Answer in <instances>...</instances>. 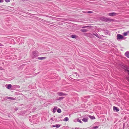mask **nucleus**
Segmentation results:
<instances>
[{"mask_svg": "<svg viewBox=\"0 0 129 129\" xmlns=\"http://www.w3.org/2000/svg\"><path fill=\"white\" fill-rule=\"evenodd\" d=\"M120 66L122 69L124 70L125 72H129V67L127 65L122 64H121Z\"/></svg>", "mask_w": 129, "mask_h": 129, "instance_id": "obj_1", "label": "nucleus"}, {"mask_svg": "<svg viewBox=\"0 0 129 129\" xmlns=\"http://www.w3.org/2000/svg\"><path fill=\"white\" fill-rule=\"evenodd\" d=\"M32 57L33 58H35L39 55V54L38 52L36 51H34L32 52Z\"/></svg>", "mask_w": 129, "mask_h": 129, "instance_id": "obj_2", "label": "nucleus"}, {"mask_svg": "<svg viewBox=\"0 0 129 129\" xmlns=\"http://www.w3.org/2000/svg\"><path fill=\"white\" fill-rule=\"evenodd\" d=\"M124 38V37L122 35L118 34L117 35V40L123 39Z\"/></svg>", "mask_w": 129, "mask_h": 129, "instance_id": "obj_3", "label": "nucleus"}, {"mask_svg": "<svg viewBox=\"0 0 129 129\" xmlns=\"http://www.w3.org/2000/svg\"><path fill=\"white\" fill-rule=\"evenodd\" d=\"M117 13L115 12H111L109 13L108 15L110 16H114L117 15Z\"/></svg>", "mask_w": 129, "mask_h": 129, "instance_id": "obj_4", "label": "nucleus"}, {"mask_svg": "<svg viewBox=\"0 0 129 129\" xmlns=\"http://www.w3.org/2000/svg\"><path fill=\"white\" fill-rule=\"evenodd\" d=\"M105 22H113L114 21V20L112 19H110L109 18H106L105 19Z\"/></svg>", "mask_w": 129, "mask_h": 129, "instance_id": "obj_5", "label": "nucleus"}, {"mask_svg": "<svg viewBox=\"0 0 129 129\" xmlns=\"http://www.w3.org/2000/svg\"><path fill=\"white\" fill-rule=\"evenodd\" d=\"M57 94L60 96H63L65 95H67V94H65L61 92H58L57 93Z\"/></svg>", "mask_w": 129, "mask_h": 129, "instance_id": "obj_6", "label": "nucleus"}, {"mask_svg": "<svg viewBox=\"0 0 129 129\" xmlns=\"http://www.w3.org/2000/svg\"><path fill=\"white\" fill-rule=\"evenodd\" d=\"M113 109L114 111L115 112H118L119 110V108L115 106H113Z\"/></svg>", "mask_w": 129, "mask_h": 129, "instance_id": "obj_7", "label": "nucleus"}, {"mask_svg": "<svg viewBox=\"0 0 129 129\" xmlns=\"http://www.w3.org/2000/svg\"><path fill=\"white\" fill-rule=\"evenodd\" d=\"M6 87L8 89H10L12 87V85L11 84H6L5 85Z\"/></svg>", "mask_w": 129, "mask_h": 129, "instance_id": "obj_8", "label": "nucleus"}, {"mask_svg": "<svg viewBox=\"0 0 129 129\" xmlns=\"http://www.w3.org/2000/svg\"><path fill=\"white\" fill-rule=\"evenodd\" d=\"M87 36L90 38H92L94 37L93 35V33L91 34V33H88L87 34Z\"/></svg>", "mask_w": 129, "mask_h": 129, "instance_id": "obj_9", "label": "nucleus"}, {"mask_svg": "<svg viewBox=\"0 0 129 129\" xmlns=\"http://www.w3.org/2000/svg\"><path fill=\"white\" fill-rule=\"evenodd\" d=\"M125 55L128 58H129V51H127L125 53Z\"/></svg>", "mask_w": 129, "mask_h": 129, "instance_id": "obj_10", "label": "nucleus"}, {"mask_svg": "<svg viewBox=\"0 0 129 129\" xmlns=\"http://www.w3.org/2000/svg\"><path fill=\"white\" fill-rule=\"evenodd\" d=\"M57 109V107L55 106L53 109L52 112L53 113H54L56 112V110Z\"/></svg>", "mask_w": 129, "mask_h": 129, "instance_id": "obj_11", "label": "nucleus"}, {"mask_svg": "<svg viewBox=\"0 0 129 129\" xmlns=\"http://www.w3.org/2000/svg\"><path fill=\"white\" fill-rule=\"evenodd\" d=\"M64 97L62 96L60 97L59 98H58L57 99H56V100H59V101H61L63 99Z\"/></svg>", "mask_w": 129, "mask_h": 129, "instance_id": "obj_12", "label": "nucleus"}, {"mask_svg": "<svg viewBox=\"0 0 129 129\" xmlns=\"http://www.w3.org/2000/svg\"><path fill=\"white\" fill-rule=\"evenodd\" d=\"M93 35L94 36H95L96 37L99 38V35L97 34L95 32L94 33H93Z\"/></svg>", "mask_w": 129, "mask_h": 129, "instance_id": "obj_13", "label": "nucleus"}, {"mask_svg": "<svg viewBox=\"0 0 129 129\" xmlns=\"http://www.w3.org/2000/svg\"><path fill=\"white\" fill-rule=\"evenodd\" d=\"M7 99H8L9 100H15L16 99L15 98H14L13 97H8L7 96Z\"/></svg>", "mask_w": 129, "mask_h": 129, "instance_id": "obj_14", "label": "nucleus"}, {"mask_svg": "<svg viewBox=\"0 0 129 129\" xmlns=\"http://www.w3.org/2000/svg\"><path fill=\"white\" fill-rule=\"evenodd\" d=\"M46 58V57H38V59L40 60H43V59H45Z\"/></svg>", "mask_w": 129, "mask_h": 129, "instance_id": "obj_15", "label": "nucleus"}, {"mask_svg": "<svg viewBox=\"0 0 129 129\" xmlns=\"http://www.w3.org/2000/svg\"><path fill=\"white\" fill-rule=\"evenodd\" d=\"M92 27V26H83V28H86L88 29H90Z\"/></svg>", "mask_w": 129, "mask_h": 129, "instance_id": "obj_16", "label": "nucleus"}, {"mask_svg": "<svg viewBox=\"0 0 129 129\" xmlns=\"http://www.w3.org/2000/svg\"><path fill=\"white\" fill-rule=\"evenodd\" d=\"M129 33V31H128L127 32H124L123 34V36H127V35Z\"/></svg>", "mask_w": 129, "mask_h": 129, "instance_id": "obj_17", "label": "nucleus"}, {"mask_svg": "<svg viewBox=\"0 0 129 129\" xmlns=\"http://www.w3.org/2000/svg\"><path fill=\"white\" fill-rule=\"evenodd\" d=\"M80 31L83 32H85L87 31L88 30L86 29H81Z\"/></svg>", "mask_w": 129, "mask_h": 129, "instance_id": "obj_18", "label": "nucleus"}, {"mask_svg": "<svg viewBox=\"0 0 129 129\" xmlns=\"http://www.w3.org/2000/svg\"><path fill=\"white\" fill-rule=\"evenodd\" d=\"M89 117L92 119H95V117L93 116H92L90 115H89L88 116Z\"/></svg>", "mask_w": 129, "mask_h": 129, "instance_id": "obj_19", "label": "nucleus"}, {"mask_svg": "<svg viewBox=\"0 0 129 129\" xmlns=\"http://www.w3.org/2000/svg\"><path fill=\"white\" fill-rule=\"evenodd\" d=\"M82 120L84 122H86L88 121V119L87 118H83L82 119Z\"/></svg>", "mask_w": 129, "mask_h": 129, "instance_id": "obj_20", "label": "nucleus"}, {"mask_svg": "<svg viewBox=\"0 0 129 129\" xmlns=\"http://www.w3.org/2000/svg\"><path fill=\"white\" fill-rule=\"evenodd\" d=\"M83 12L85 13H93V12L90 11H87L85 12Z\"/></svg>", "mask_w": 129, "mask_h": 129, "instance_id": "obj_21", "label": "nucleus"}, {"mask_svg": "<svg viewBox=\"0 0 129 129\" xmlns=\"http://www.w3.org/2000/svg\"><path fill=\"white\" fill-rule=\"evenodd\" d=\"M104 33L106 35H108L109 33V31L107 30H104Z\"/></svg>", "mask_w": 129, "mask_h": 129, "instance_id": "obj_22", "label": "nucleus"}, {"mask_svg": "<svg viewBox=\"0 0 129 129\" xmlns=\"http://www.w3.org/2000/svg\"><path fill=\"white\" fill-rule=\"evenodd\" d=\"M71 37L73 38H75L76 37V36L75 35H72L71 36Z\"/></svg>", "mask_w": 129, "mask_h": 129, "instance_id": "obj_23", "label": "nucleus"}, {"mask_svg": "<svg viewBox=\"0 0 129 129\" xmlns=\"http://www.w3.org/2000/svg\"><path fill=\"white\" fill-rule=\"evenodd\" d=\"M69 118L68 117H66L65 118L63 119V121H67L69 120Z\"/></svg>", "mask_w": 129, "mask_h": 129, "instance_id": "obj_24", "label": "nucleus"}, {"mask_svg": "<svg viewBox=\"0 0 129 129\" xmlns=\"http://www.w3.org/2000/svg\"><path fill=\"white\" fill-rule=\"evenodd\" d=\"M57 112L58 113H60L61 112V110L60 108H58L57 109Z\"/></svg>", "mask_w": 129, "mask_h": 129, "instance_id": "obj_25", "label": "nucleus"}, {"mask_svg": "<svg viewBox=\"0 0 129 129\" xmlns=\"http://www.w3.org/2000/svg\"><path fill=\"white\" fill-rule=\"evenodd\" d=\"M60 126V125L59 124H56L55 125V127H56L57 128H58Z\"/></svg>", "mask_w": 129, "mask_h": 129, "instance_id": "obj_26", "label": "nucleus"}, {"mask_svg": "<svg viewBox=\"0 0 129 129\" xmlns=\"http://www.w3.org/2000/svg\"><path fill=\"white\" fill-rule=\"evenodd\" d=\"M99 127V126H93V129H96L97 128Z\"/></svg>", "mask_w": 129, "mask_h": 129, "instance_id": "obj_27", "label": "nucleus"}, {"mask_svg": "<svg viewBox=\"0 0 129 129\" xmlns=\"http://www.w3.org/2000/svg\"><path fill=\"white\" fill-rule=\"evenodd\" d=\"M16 85H14L13 86H12V88H13L12 90H13L15 88H16Z\"/></svg>", "mask_w": 129, "mask_h": 129, "instance_id": "obj_28", "label": "nucleus"}, {"mask_svg": "<svg viewBox=\"0 0 129 129\" xmlns=\"http://www.w3.org/2000/svg\"><path fill=\"white\" fill-rule=\"evenodd\" d=\"M77 120L79 122L81 123H82V122L79 119H78Z\"/></svg>", "mask_w": 129, "mask_h": 129, "instance_id": "obj_29", "label": "nucleus"}, {"mask_svg": "<svg viewBox=\"0 0 129 129\" xmlns=\"http://www.w3.org/2000/svg\"><path fill=\"white\" fill-rule=\"evenodd\" d=\"M106 17H103L102 18V20L104 21H105V19H106Z\"/></svg>", "mask_w": 129, "mask_h": 129, "instance_id": "obj_30", "label": "nucleus"}, {"mask_svg": "<svg viewBox=\"0 0 129 129\" xmlns=\"http://www.w3.org/2000/svg\"><path fill=\"white\" fill-rule=\"evenodd\" d=\"M5 1L7 3L9 2L10 1V0H5Z\"/></svg>", "mask_w": 129, "mask_h": 129, "instance_id": "obj_31", "label": "nucleus"}, {"mask_svg": "<svg viewBox=\"0 0 129 129\" xmlns=\"http://www.w3.org/2000/svg\"><path fill=\"white\" fill-rule=\"evenodd\" d=\"M4 69L3 68L1 67H0V70H3Z\"/></svg>", "mask_w": 129, "mask_h": 129, "instance_id": "obj_32", "label": "nucleus"}, {"mask_svg": "<svg viewBox=\"0 0 129 129\" xmlns=\"http://www.w3.org/2000/svg\"><path fill=\"white\" fill-rule=\"evenodd\" d=\"M18 108L17 107H16L15 108V111H17L18 110Z\"/></svg>", "mask_w": 129, "mask_h": 129, "instance_id": "obj_33", "label": "nucleus"}, {"mask_svg": "<svg viewBox=\"0 0 129 129\" xmlns=\"http://www.w3.org/2000/svg\"><path fill=\"white\" fill-rule=\"evenodd\" d=\"M16 87V88H20V86L19 85H17Z\"/></svg>", "mask_w": 129, "mask_h": 129, "instance_id": "obj_34", "label": "nucleus"}, {"mask_svg": "<svg viewBox=\"0 0 129 129\" xmlns=\"http://www.w3.org/2000/svg\"><path fill=\"white\" fill-rule=\"evenodd\" d=\"M4 2L3 0H0V3L3 2Z\"/></svg>", "mask_w": 129, "mask_h": 129, "instance_id": "obj_35", "label": "nucleus"}, {"mask_svg": "<svg viewBox=\"0 0 129 129\" xmlns=\"http://www.w3.org/2000/svg\"><path fill=\"white\" fill-rule=\"evenodd\" d=\"M4 46L3 45V44H2L1 43H0V46Z\"/></svg>", "mask_w": 129, "mask_h": 129, "instance_id": "obj_36", "label": "nucleus"}, {"mask_svg": "<svg viewBox=\"0 0 129 129\" xmlns=\"http://www.w3.org/2000/svg\"><path fill=\"white\" fill-rule=\"evenodd\" d=\"M53 117H52L51 118V120H53Z\"/></svg>", "mask_w": 129, "mask_h": 129, "instance_id": "obj_37", "label": "nucleus"}, {"mask_svg": "<svg viewBox=\"0 0 129 129\" xmlns=\"http://www.w3.org/2000/svg\"><path fill=\"white\" fill-rule=\"evenodd\" d=\"M52 126L53 127H55V125H52Z\"/></svg>", "mask_w": 129, "mask_h": 129, "instance_id": "obj_38", "label": "nucleus"}, {"mask_svg": "<svg viewBox=\"0 0 129 129\" xmlns=\"http://www.w3.org/2000/svg\"><path fill=\"white\" fill-rule=\"evenodd\" d=\"M14 56L15 57H17V56H16V55H14Z\"/></svg>", "mask_w": 129, "mask_h": 129, "instance_id": "obj_39", "label": "nucleus"}, {"mask_svg": "<svg viewBox=\"0 0 129 129\" xmlns=\"http://www.w3.org/2000/svg\"><path fill=\"white\" fill-rule=\"evenodd\" d=\"M75 128L76 129H79V128H77V127H76V128Z\"/></svg>", "mask_w": 129, "mask_h": 129, "instance_id": "obj_40", "label": "nucleus"}, {"mask_svg": "<svg viewBox=\"0 0 129 129\" xmlns=\"http://www.w3.org/2000/svg\"><path fill=\"white\" fill-rule=\"evenodd\" d=\"M128 73H127V74H128V75L129 76V72H127Z\"/></svg>", "mask_w": 129, "mask_h": 129, "instance_id": "obj_41", "label": "nucleus"}, {"mask_svg": "<svg viewBox=\"0 0 129 129\" xmlns=\"http://www.w3.org/2000/svg\"><path fill=\"white\" fill-rule=\"evenodd\" d=\"M76 72H75V74H76Z\"/></svg>", "mask_w": 129, "mask_h": 129, "instance_id": "obj_42", "label": "nucleus"}, {"mask_svg": "<svg viewBox=\"0 0 129 129\" xmlns=\"http://www.w3.org/2000/svg\"><path fill=\"white\" fill-rule=\"evenodd\" d=\"M114 47H115V46H113Z\"/></svg>", "mask_w": 129, "mask_h": 129, "instance_id": "obj_43", "label": "nucleus"}, {"mask_svg": "<svg viewBox=\"0 0 129 129\" xmlns=\"http://www.w3.org/2000/svg\"><path fill=\"white\" fill-rule=\"evenodd\" d=\"M16 59H17V58H16Z\"/></svg>", "mask_w": 129, "mask_h": 129, "instance_id": "obj_44", "label": "nucleus"}]
</instances>
